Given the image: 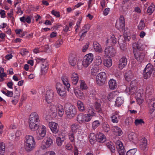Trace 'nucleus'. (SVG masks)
<instances>
[{
	"label": "nucleus",
	"mask_w": 155,
	"mask_h": 155,
	"mask_svg": "<svg viewBox=\"0 0 155 155\" xmlns=\"http://www.w3.org/2000/svg\"><path fill=\"white\" fill-rule=\"evenodd\" d=\"M29 125L30 129L33 131L37 130L39 127V122H40L39 117L36 112L31 113L29 118Z\"/></svg>",
	"instance_id": "obj_1"
},
{
	"label": "nucleus",
	"mask_w": 155,
	"mask_h": 155,
	"mask_svg": "<svg viewBox=\"0 0 155 155\" xmlns=\"http://www.w3.org/2000/svg\"><path fill=\"white\" fill-rule=\"evenodd\" d=\"M24 147L27 152L32 151L35 146V142L33 137L30 135H27L24 140Z\"/></svg>",
	"instance_id": "obj_2"
},
{
	"label": "nucleus",
	"mask_w": 155,
	"mask_h": 155,
	"mask_svg": "<svg viewBox=\"0 0 155 155\" xmlns=\"http://www.w3.org/2000/svg\"><path fill=\"white\" fill-rule=\"evenodd\" d=\"M64 109L68 118L71 119L76 114L77 109L75 107L71 104L66 103L64 105Z\"/></svg>",
	"instance_id": "obj_3"
},
{
	"label": "nucleus",
	"mask_w": 155,
	"mask_h": 155,
	"mask_svg": "<svg viewBox=\"0 0 155 155\" xmlns=\"http://www.w3.org/2000/svg\"><path fill=\"white\" fill-rule=\"evenodd\" d=\"M106 78V73L104 72H101L97 75L96 78V83L99 85H102L105 84Z\"/></svg>",
	"instance_id": "obj_4"
},
{
	"label": "nucleus",
	"mask_w": 155,
	"mask_h": 155,
	"mask_svg": "<svg viewBox=\"0 0 155 155\" xmlns=\"http://www.w3.org/2000/svg\"><path fill=\"white\" fill-rule=\"evenodd\" d=\"M94 58L93 54L91 53L85 55L84 57L82 65L84 67H88L92 63Z\"/></svg>",
	"instance_id": "obj_5"
},
{
	"label": "nucleus",
	"mask_w": 155,
	"mask_h": 155,
	"mask_svg": "<svg viewBox=\"0 0 155 155\" xmlns=\"http://www.w3.org/2000/svg\"><path fill=\"white\" fill-rule=\"evenodd\" d=\"M153 65L149 63L146 66L143 70V76L145 79H147L149 78L153 71Z\"/></svg>",
	"instance_id": "obj_6"
},
{
	"label": "nucleus",
	"mask_w": 155,
	"mask_h": 155,
	"mask_svg": "<svg viewBox=\"0 0 155 155\" xmlns=\"http://www.w3.org/2000/svg\"><path fill=\"white\" fill-rule=\"evenodd\" d=\"M123 36H120L119 37L118 39V43L119 45L120 49L123 51L127 49V44L126 42V40H128V41H129V38L130 37H127L126 38Z\"/></svg>",
	"instance_id": "obj_7"
},
{
	"label": "nucleus",
	"mask_w": 155,
	"mask_h": 155,
	"mask_svg": "<svg viewBox=\"0 0 155 155\" xmlns=\"http://www.w3.org/2000/svg\"><path fill=\"white\" fill-rule=\"evenodd\" d=\"M115 27L120 31H123L125 28V20L123 15H120L118 21L116 22Z\"/></svg>",
	"instance_id": "obj_8"
},
{
	"label": "nucleus",
	"mask_w": 155,
	"mask_h": 155,
	"mask_svg": "<svg viewBox=\"0 0 155 155\" xmlns=\"http://www.w3.org/2000/svg\"><path fill=\"white\" fill-rule=\"evenodd\" d=\"M56 89L57 93L61 96L64 97L66 96V91L64 86L60 83H58L56 85Z\"/></svg>",
	"instance_id": "obj_9"
},
{
	"label": "nucleus",
	"mask_w": 155,
	"mask_h": 155,
	"mask_svg": "<svg viewBox=\"0 0 155 155\" xmlns=\"http://www.w3.org/2000/svg\"><path fill=\"white\" fill-rule=\"evenodd\" d=\"M104 54L107 56L114 57L116 54V50L112 46H108L105 49Z\"/></svg>",
	"instance_id": "obj_10"
},
{
	"label": "nucleus",
	"mask_w": 155,
	"mask_h": 155,
	"mask_svg": "<svg viewBox=\"0 0 155 155\" xmlns=\"http://www.w3.org/2000/svg\"><path fill=\"white\" fill-rule=\"evenodd\" d=\"M49 127L52 131L54 134L58 133L59 131V126L58 124L53 122H51L49 123Z\"/></svg>",
	"instance_id": "obj_11"
},
{
	"label": "nucleus",
	"mask_w": 155,
	"mask_h": 155,
	"mask_svg": "<svg viewBox=\"0 0 155 155\" xmlns=\"http://www.w3.org/2000/svg\"><path fill=\"white\" fill-rule=\"evenodd\" d=\"M54 96V92L52 90H48L46 91L45 100L48 103H50L52 101L53 99Z\"/></svg>",
	"instance_id": "obj_12"
},
{
	"label": "nucleus",
	"mask_w": 155,
	"mask_h": 155,
	"mask_svg": "<svg viewBox=\"0 0 155 155\" xmlns=\"http://www.w3.org/2000/svg\"><path fill=\"white\" fill-rule=\"evenodd\" d=\"M134 58L136 60L139 62H141L143 60L145 57L143 51L134 52Z\"/></svg>",
	"instance_id": "obj_13"
},
{
	"label": "nucleus",
	"mask_w": 155,
	"mask_h": 155,
	"mask_svg": "<svg viewBox=\"0 0 155 155\" xmlns=\"http://www.w3.org/2000/svg\"><path fill=\"white\" fill-rule=\"evenodd\" d=\"M46 132V128L45 126L42 125L41 130L40 132L37 133L36 136V139L38 140H40L43 139L45 136Z\"/></svg>",
	"instance_id": "obj_14"
},
{
	"label": "nucleus",
	"mask_w": 155,
	"mask_h": 155,
	"mask_svg": "<svg viewBox=\"0 0 155 155\" xmlns=\"http://www.w3.org/2000/svg\"><path fill=\"white\" fill-rule=\"evenodd\" d=\"M127 59L124 57L121 58L119 61L118 68L120 69H122L127 65Z\"/></svg>",
	"instance_id": "obj_15"
},
{
	"label": "nucleus",
	"mask_w": 155,
	"mask_h": 155,
	"mask_svg": "<svg viewBox=\"0 0 155 155\" xmlns=\"http://www.w3.org/2000/svg\"><path fill=\"white\" fill-rule=\"evenodd\" d=\"M91 110V112L90 111H88L89 114H84L86 123L90 121L91 120L92 117L95 116V113H94V110L92 109Z\"/></svg>",
	"instance_id": "obj_16"
},
{
	"label": "nucleus",
	"mask_w": 155,
	"mask_h": 155,
	"mask_svg": "<svg viewBox=\"0 0 155 155\" xmlns=\"http://www.w3.org/2000/svg\"><path fill=\"white\" fill-rule=\"evenodd\" d=\"M133 48L134 50L133 52L143 51V48L141 47V43L139 42H137L134 43L133 44Z\"/></svg>",
	"instance_id": "obj_17"
},
{
	"label": "nucleus",
	"mask_w": 155,
	"mask_h": 155,
	"mask_svg": "<svg viewBox=\"0 0 155 155\" xmlns=\"http://www.w3.org/2000/svg\"><path fill=\"white\" fill-rule=\"evenodd\" d=\"M69 61L71 66H74L76 65L77 61V56L72 54L70 55L69 58Z\"/></svg>",
	"instance_id": "obj_18"
},
{
	"label": "nucleus",
	"mask_w": 155,
	"mask_h": 155,
	"mask_svg": "<svg viewBox=\"0 0 155 155\" xmlns=\"http://www.w3.org/2000/svg\"><path fill=\"white\" fill-rule=\"evenodd\" d=\"M96 139L98 142L104 143L106 140L105 136L103 134L99 132L96 135Z\"/></svg>",
	"instance_id": "obj_19"
},
{
	"label": "nucleus",
	"mask_w": 155,
	"mask_h": 155,
	"mask_svg": "<svg viewBox=\"0 0 155 155\" xmlns=\"http://www.w3.org/2000/svg\"><path fill=\"white\" fill-rule=\"evenodd\" d=\"M79 80L78 76L77 73H73L71 77V81L72 83L74 85H76Z\"/></svg>",
	"instance_id": "obj_20"
},
{
	"label": "nucleus",
	"mask_w": 155,
	"mask_h": 155,
	"mask_svg": "<svg viewBox=\"0 0 155 155\" xmlns=\"http://www.w3.org/2000/svg\"><path fill=\"white\" fill-rule=\"evenodd\" d=\"M149 102L150 103V107L149 113L151 114L155 110V99H151Z\"/></svg>",
	"instance_id": "obj_21"
},
{
	"label": "nucleus",
	"mask_w": 155,
	"mask_h": 155,
	"mask_svg": "<svg viewBox=\"0 0 155 155\" xmlns=\"http://www.w3.org/2000/svg\"><path fill=\"white\" fill-rule=\"evenodd\" d=\"M56 109L60 117H62L64 113L63 107L60 104H58L56 105Z\"/></svg>",
	"instance_id": "obj_22"
},
{
	"label": "nucleus",
	"mask_w": 155,
	"mask_h": 155,
	"mask_svg": "<svg viewBox=\"0 0 155 155\" xmlns=\"http://www.w3.org/2000/svg\"><path fill=\"white\" fill-rule=\"evenodd\" d=\"M109 88L111 90H114L117 87V83L116 81L113 79H110L108 82Z\"/></svg>",
	"instance_id": "obj_23"
},
{
	"label": "nucleus",
	"mask_w": 155,
	"mask_h": 155,
	"mask_svg": "<svg viewBox=\"0 0 155 155\" xmlns=\"http://www.w3.org/2000/svg\"><path fill=\"white\" fill-rule=\"evenodd\" d=\"M129 140L133 143H135L138 140V138L136 134L134 133H131L128 136Z\"/></svg>",
	"instance_id": "obj_24"
},
{
	"label": "nucleus",
	"mask_w": 155,
	"mask_h": 155,
	"mask_svg": "<svg viewBox=\"0 0 155 155\" xmlns=\"http://www.w3.org/2000/svg\"><path fill=\"white\" fill-rule=\"evenodd\" d=\"M93 46L94 50L96 51L101 52L102 51V48L100 44L97 41H94L93 44Z\"/></svg>",
	"instance_id": "obj_25"
},
{
	"label": "nucleus",
	"mask_w": 155,
	"mask_h": 155,
	"mask_svg": "<svg viewBox=\"0 0 155 155\" xmlns=\"http://www.w3.org/2000/svg\"><path fill=\"white\" fill-rule=\"evenodd\" d=\"M133 77V73L131 71H127L125 74L124 77L125 80L129 81H130Z\"/></svg>",
	"instance_id": "obj_26"
},
{
	"label": "nucleus",
	"mask_w": 155,
	"mask_h": 155,
	"mask_svg": "<svg viewBox=\"0 0 155 155\" xmlns=\"http://www.w3.org/2000/svg\"><path fill=\"white\" fill-rule=\"evenodd\" d=\"M74 91L76 96L80 99H82L84 97L83 92L79 89H75L74 90Z\"/></svg>",
	"instance_id": "obj_27"
},
{
	"label": "nucleus",
	"mask_w": 155,
	"mask_h": 155,
	"mask_svg": "<svg viewBox=\"0 0 155 155\" xmlns=\"http://www.w3.org/2000/svg\"><path fill=\"white\" fill-rule=\"evenodd\" d=\"M106 146L110 150L111 152L114 153L115 151V147L113 145V143L110 141H108L106 142Z\"/></svg>",
	"instance_id": "obj_28"
},
{
	"label": "nucleus",
	"mask_w": 155,
	"mask_h": 155,
	"mask_svg": "<svg viewBox=\"0 0 155 155\" xmlns=\"http://www.w3.org/2000/svg\"><path fill=\"white\" fill-rule=\"evenodd\" d=\"M107 43H110V45L113 46L114 45L117 43L116 38L115 36L113 35L109 39H107L106 41Z\"/></svg>",
	"instance_id": "obj_29"
},
{
	"label": "nucleus",
	"mask_w": 155,
	"mask_h": 155,
	"mask_svg": "<svg viewBox=\"0 0 155 155\" xmlns=\"http://www.w3.org/2000/svg\"><path fill=\"white\" fill-rule=\"evenodd\" d=\"M114 131L115 134L117 136H121L122 134V131L121 129L117 126L114 127Z\"/></svg>",
	"instance_id": "obj_30"
},
{
	"label": "nucleus",
	"mask_w": 155,
	"mask_h": 155,
	"mask_svg": "<svg viewBox=\"0 0 155 155\" xmlns=\"http://www.w3.org/2000/svg\"><path fill=\"white\" fill-rule=\"evenodd\" d=\"M78 108L81 112H83L85 110L84 106V104L80 101H78L77 102Z\"/></svg>",
	"instance_id": "obj_31"
},
{
	"label": "nucleus",
	"mask_w": 155,
	"mask_h": 155,
	"mask_svg": "<svg viewBox=\"0 0 155 155\" xmlns=\"http://www.w3.org/2000/svg\"><path fill=\"white\" fill-rule=\"evenodd\" d=\"M61 80L64 84L66 86L67 90L69 91L70 85L68 83V79L65 77H64L62 78Z\"/></svg>",
	"instance_id": "obj_32"
},
{
	"label": "nucleus",
	"mask_w": 155,
	"mask_h": 155,
	"mask_svg": "<svg viewBox=\"0 0 155 155\" xmlns=\"http://www.w3.org/2000/svg\"><path fill=\"white\" fill-rule=\"evenodd\" d=\"M79 127V125L78 124L74 123L72 124L71 126L72 133H76Z\"/></svg>",
	"instance_id": "obj_33"
},
{
	"label": "nucleus",
	"mask_w": 155,
	"mask_h": 155,
	"mask_svg": "<svg viewBox=\"0 0 155 155\" xmlns=\"http://www.w3.org/2000/svg\"><path fill=\"white\" fill-rule=\"evenodd\" d=\"M124 103V100L121 97H118L117 98L115 102V105L118 107H119Z\"/></svg>",
	"instance_id": "obj_34"
},
{
	"label": "nucleus",
	"mask_w": 155,
	"mask_h": 155,
	"mask_svg": "<svg viewBox=\"0 0 155 155\" xmlns=\"http://www.w3.org/2000/svg\"><path fill=\"white\" fill-rule=\"evenodd\" d=\"M102 128L104 131L106 133H108L110 130L109 125L106 123H104L102 124Z\"/></svg>",
	"instance_id": "obj_35"
},
{
	"label": "nucleus",
	"mask_w": 155,
	"mask_h": 155,
	"mask_svg": "<svg viewBox=\"0 0 155 155\" xmlns=\"http://www.w3.org/2000/svg\"><path fill=\"white\" fill-rule=\"evenodd\" d=\"M101 104L96 101L95 103V107L96 111L100 114L102 113V111L101 108Z\"/></svg>",
	"instance_id": "obj_36"
},
{
	"label": "nucleus",
	"mask_w": 155,
	"mask_h": 155,
	"mask_svg": "<svg viewBox=\"0 0 155 155\" xmlns=\"http://www.w3.org/2000/svg\"><path fill=\"white\" fill-rule=\"evenodd\" d=\"M20 21L23 23H25L26 22L28 23H30L31 22V18L29 16H27L26 18L25 16L21 17L20 18Z\"/></svg>",
	"instance_id": "obj_37"
},
{
	"label": "nucleus",
	"mask_w": 155,
	"mask_h": 155,
	"mask_svg": "<svg viewBox=\"0 0 155 155\" xmlns=\"http://www.w3.org/2000/svg\"><path fill=\"white\" fill-rule=\"evenodd\" d=\"M44 65V67H42L41 69V74L42 75H44L46 73L48 68V64L45 62V65Z\"/></svg>",
	"instance_id": "obj_38"
},
{
	"label": "nucleus",
	"mask_w": 155,
	"mask_h": 155,
	"mask_svg": "<svg viewBox=\"0 0 155 155\" xmlns=\"http://www.w3.org/2000/svg\"><path fill=\"white\" fill-rule=\"evenodd\" d=\"M45 144L48 147H49L52 144L53 140L50 137H48L44 139Z\"/></svg>",
	"instance_id": "obj_39"
},
{
	"label": "nucleus",
	"mask_w": 155,
	"mask_h": 155,
	"mask_svg": "<svg viewBox=\"0 0 155 155\" xmlns=\"http://www.w3.org/2000/svg\"><path fill=\"white\" fill-rule=\"evenodd\" d=\"M116 147L117 151L124 148L122 143L120 140H118L116 142Z\"/></svg>",
	"instance_id": "obj_40"
},
{
	"label": "nucleus",
	"mask_w": 155,
	"mask_h": 155,
	"mask_svg": "<svg viewBox=\"0 0 155 155\" xmlns=\"http://www.w3.org/2000/svg\"><path fill=\"white\" fill-rule=\"evenodd\" d=\"M155 5L153 3H152L151 5L148 7L147 12L149 15H151L153 13L155 10Z\"/></svg>",
	"instance_id": "obj_41"
},
{
	"label": "nucleus",
	"mask_w": 155,
	"mask_h": 155,
	"mask_svg": "<svg viewBox=\"0 0 155 155\" xmlns=\"http://www.w3.org/2000/svg\"><path fill=\"white\" fill-rule=\"evenodd\" d=\"M98 68L97 67L94 66L91 69V73L92 75L95 76L98 72Z\"/></svg>",
	"instance_id": "obj_42"
},
{
	"label": "nucleus",
	"mask_w": 155,
	"mask_h": 155,
	"mask_svg": "<svg viewBox=\"0 0 155 155\" xmlns=\"http://www.w3.org/2000/svg\"><path fill=\"white\" fill-rule=\"evenodd\" d=\"M5 150V144L3 142L0 143V154L3 155Z\"/></svg>",
	"instance_id": "obj_43"
},
{
	"label": "nucleus",
	"mask_w": 155,
	"mask_h": 155,
	"mask_svg": "<svg viewBox=\"0 0 155 155\" xmlns=\"http://www.w3.org/2000/svg\"><path fill=\"white\" fill-rule=\"evenodd\" d=\"M104 64L105 66L107 67H110L112 64V60L110 59H107L105 60L104 62Z\"/></svg>",
	"instance_id": "obj_44"
},
{
	"label": "nucleus",
	"mask_w": 155,
	"mask_h": 155,
	"mask_svg": "<svg viewBox=\"0 0 155 155\" xmlns=\"http://www.w3.org/2000/svg\"><path fill=\"white\" fill-rule=\"evenodd\" d=\"M102 62V60L101 57L99 56H96V59L95 61V66L98 67V65H100L101 64Z\"/></svg>",
	"instance_id": "obj_45"
},
{
	"label": "nucleus",
	"mask_w": 155,
	"mask_h": 155,
	"mask_svg": "<svg viewBox=\"0 0 155 155\" xmlns=\"http://www.w3.org/2000/svg\"><path fill=\"white\" fill-rule=\"evenodd\" d=\"M111 120L114 123H117L119 120L118 115L117 114L113 115L111 117Z\"/></svg>",
	"instance_id": "obj_46"
},
{
	"label": "nucleus",
	"mask_w": 155,
	"mask_h": 155,
	"mask_svg": "<svg viewBox=\"0 0 155 155\" xmlns=\"http://www.w3.org/2000/svg\"><path fill=\"white\" fill-rule=\"evenodd\" d=\"M145 27L144 21L143 19H141L138 26V28L139 29L141 30L143 29Z\"/></svg>",
	"instance_id": "obj_47"
},
{
	"label": "nucleus",
	"mask_w": 155,
	"mask_h": 155,
	"mask_svg": "<svg viewBox=\"0 0 155 155\" xmlns=\"http://www.w3.org/2000/svg\"><path fill=\"white\" fill-rule=\"evenodd\" d=\"M80 87L82 90H86L87 88V86L84 81L81 80L80 81Z\"/></svg>",
	"instance_id": "obj_48"
},
{
	"label": "nucleus",
	"mask_w": 155,
	"mask_h": 155,
	"mask_svg": "<svg viewBox=\"0 0 155 155\" xmlns=\"http://www.w3.org/2000/svg\"><path fill=\"white\" fill-rule=\"evenodd\" d=\"M36 61L37 63H39L40 62L41 63V64L42 65V67H44V65H45V62L48 63V62L46 61L45 59H43L40 58H37L36 59Z\"/></svg>",
	"instance_id": "obj_49"
},
{
	"label": "nucleus",
	"mask_w": 155,
	"mask_h": 155,
	"mask_svg": "<svg viewBox=\"0 0 155 155\" xmlns=\"http://www.w3.org/2000/svg\"><path fill=\"white\" fill-rule=\"evenodd\" d=\"M82 114L83 113H81L78 114L76 120L80 124H82Z\"/></svg>",
	"instance_id": "obj_50"
},
{
	"label": "nucleus",
	"mask_w": 155,
	"mask_h": 155,
	"mask_svg": "<svg viewBox=\"0 0 155 155\" xmlns=\"http://www.w3.org/2000/svg\"><path fill=\"white\" fill-rule=\"evenodd\" d=\"M66 137V135L64 133L60 132L58 134V136L56 138L65 140Z\"/></svg>",
	"instance_id": "obj_51"
},
{
	"label": "nucleus",
	"mask_w": 155,
	"mask_h": 155,
	"mask_svg": "<svg viewBox=\"0 0 155 155\" xmlns=\"http://www.w3.org/2000/svg\"><path fill=\"white\" fill-rule=\"evenodd\" d=\"M63 40L61 39H59L55 43L54 46L56 48L59 47L63 44Z\"/></svg>",
	"instance_id": "obj_52"
},
{
	"label": "nucleus",
	"mask_w": 155,
	"mask_h": 155,
	"mask_svg": "<svg viewBox=\"0 0 155 155\" xmlns=\"http://www.w3.org/2000/svg\"><path fill=\"white\" fill-rule=\"evenodd\" d=\"M100 123L99 120H95L93 122L92 124V127L95 129L100 125Z\"/></svg>",
	"instance_id": "obj_53"
},
{
	"label": "nucleus",
	"mask_w": 155,
	"mask_h": 155,
	"mask_svg": "<svg viewBox=\"0 0 155 155\" xmlns=\"http://www.w3.org/2000/svg\"><path fill=\"white\" fill-rule=\"evenodd\" d=\"M136 87L132 86V87H130V88H127L126 89V91L127 92L128 90L130 94H134L136 91Z\"/></svg>",
	"instance_id": "obj_54"
},
{
	"label": "nucleus",
	"mask_w": 155,
	"mask_h": 155,
	"mask_svg": "<svg viewBox=\"0 0 155 155\" xmlns=\"http://www.w3.org/2000/svg\"><path fill=\"white\" fill-rule=\"evenodd\" d=\"M90 28V25L89 24L85 25L84 27H82V29L81 30V32L83 31L87 32Z\"/></svg>",
	"instance_id": "obj_55"
},
{
	"label": "nucleus",
	"mask_w": 155,
	"mask_h": 155,
	"mask_svg": "<svg viewBox=\"0 0 155 155\" xmlns=\"http://www.w3.org/2000/svg\"><path fill=\"white\" fill-rule=\"evenodd\" d=\"M134 123L136 125H138L139 124H144V122L142 119H137L135 120Z\"/></svg>",
	"instance_id": "obj_56"
},
{
	"label": "nucleus",
	"mask_w": 155,
	"mask_h": 155,
	"mask_svg": "<svg viewBox=\"0 0 155 155\" xmlns=\"http://www.w3.org/2000/svg\"><path fill=\"white\" fill-rule=\"evenodd\" d=\"M136 152L135 149H130L126 153L127 155H134Z\"/></svg>",
	"instance_id": "obj_57"
},
{
	"label": "nucleus",
	"mask_w": 155,
	"mask_h": 155,
	"mask_svg": "<svg viewBox=\"0 0 155 155\" xmlns=\"http://www.w3.org/2000/svg\"><path fill=\"white\" fill-rule=\"evenodd\" d=\"M69 135V139L71 142H74L75 141L74 133H70Z\"/></svg>",
	"instance_id": "obj_58"
},
{
	"label": "nucleus",
	"mask_w": 155,
	"mask_h": 155,
	"mask_svg": "<svg viewBox=\"0 0 155 155\" xmlns=\"http://www.w3.org/2000/svg\"><path fill=\"white\" fill-rule=\"evenodd\" d=\"M65 140L57 138L56 139V143L57 145L59 146H61L62 144L63 143L64 141Z\"/></svg>",
	"instance_id": "obj_59"
},
{
	"label": "nucleus",
	"mask_w": 155,
	"mask_h": 155,
	"mask_svg": "<svg viewBox=\"0 0 155 155\" xmlns=\"http://www.w3.org/2000/svg\"><path fill=\"white\" fill-rule=\"evenodd\" d=\"M51 14L57 17H60V12H57L54 10H53L51 12Z\"/></svg>",
	"instance_id": "obj_60"
},
{
	"label": "nucleus",
	"mask_w": 155,
	"mask_h": 155,
	"mask_svg": "<svg viewBox=\"0 0 155 155\" xmlns=\"http://www.w3.org/2000/svg\"><path fill=\"white\" fill-rule=\"evenodd\" d=\"M125 123L127 125H130L133 122L132 119L131 117H129L125 121Z\"/></svg>",
	"instance_id": "obj_61"
},
{
	"label": "nucleus",
	"mask_w": 155,
	"mask_h": 155,
	"mask_svg": "<svg viewBox=\"0 0 155 155\" xmlns=\"http://www.w3.org/2000/svg\"><path fill=\"white\" fill-rule=\"evenodd\" d=\"M89 43L88 42L83 47L82 49V51L83 52H85L89 47Z\"/></svg>",
	"instance_id": "obj_62"
},
{
	"label": "nucleus",
	"mask_w": 155,
	"mask_h": 155,
	"mask_svg": "<svg viewBox=\"0 0 155 155\" xmlns=\"http://www.w3.org/2000/svg\"><path fill=\"white\" fill-rule=\"evenodd\" d=\"M28 52H29L27 51L26 49L23 48L21 50L20 54L23 56H24Z\"/></svg>",
	"instance_id": "obj_63"
},
{
	"label": "nucleus",
	"mask_w": 155,
	"mask_h": 155,
	"mask_svg": "<svg viewBox=\"0 0 155 155\" xmlns=\"http://www.w3.org/2000/svg\"><path fill=\"white\" fill-rule=\"evenodd\" d=\"M118 151L119 155H126V151L125 148L121 150H119Z\"/></svg>",
	"instance_id": "obj_64"
}]
</instances>
